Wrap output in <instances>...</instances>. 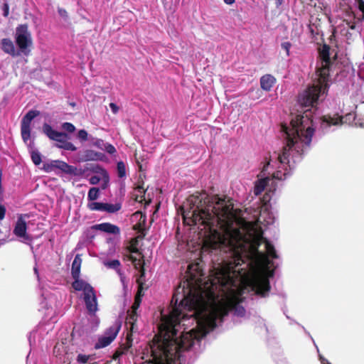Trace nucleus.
<instances>
[{
    "label": "nucleus",
    "mask_w": 364,
    "mask_h": 364,
    "mask_svg": "<svg viewBox=\"0 0 364 364\" xmlns=\"http://www.w3.org/2000/svg\"><path fill=\"white\" fill-rule=\"evenodd\" d=\"M104 156V154L101 152H97L91 149H87L84 151L83 160L85 161L102 160Z\"/></svg>",
    "instance_id": "obj_17"
},
{
    "label": "nucleus",
    "mask_w": 364,
    "mask_h": 364,
    "mask_svg": "<svg viewBox=\"0 0 364 364\" xmlns=\"http://www.w3.org/2000/svg\"><path fill=\"white\" fill-rule=\"evenodd\" d=\"M273 177L279 180H282V172L277 171V173H274L273 174Z\"/></svg>",
    "instance_id": "obj_50"
},
{
    "label": "nucleus",
    "mask_w": 364,
    "mask_h": 364,
    "mask_svg": "<svg viewBox=\"0 0 364 364\" xmlns=\"http://www.w3.org/2000/svg\"><path fill=\"white\" fill-rule=\"evenodd\" d=\"M84 301L88 312L90 314H95L97 310V302L94 288L91 289V291L85 294Z\"/></svg>",
    "instance_id": "obj_10"
},
{
    "label": "nucleus",
    "mask_w": 364,
    "mask_h": 364,
    "mask_svg": "<svg viewBox=\"0 0 364 364\" xmlns=\"http://www.w3.org/2000/svg\"><path fill=\"white\" fill-rule=\"evenodd\" d=\"M74 282L72 283L73 288L76 291H83L84 294L91 291L93 288L90 284L87 283L80 277H73Z\"/></svg>",
    "instance_id": "obj_14"
},
{
    "label": "nucleus",
    "mask_w": 364,
    "mask_h": 364,
    "mask_svg": "<svg viewBox=\"0 0 364 364\" xmlns=\"http://www.w3.org/2000/svg\"><path fill=\"white\" fill-rule=\"evenodd\" d=\"M342 118H334L330 116H324L323 117V121L326 122L328 124H338L339 122H341Z\"/></svg>",
    "instance_id": "obj_32"
},
{
    "label": "nucleus",
    "mask_w": 364,
    "mask_h": 364,
    "mask_svg": "<svg viewBox=\"0 0 364 364\" xmlns=\"http://www.w3.org/2000/svg\"><path fill=\"white\" fill-rule=\"evenodd\" d=\"M23 228H24V239L26 238V223L24 222V226H23Z\"/></svg>",
    "instance_id": "obj_55"
},
{
    "label": "nucleus",
    "mask_w": 364,
    "mask_h": 364,
    "mask_svg": "<svg viewBox=\"0 0 364 364\" xmlns=\"http://www.w3.org/2000/svg\"><path fill=\"white\" fill-rule=\"evenodd\" d=\"M58 14L62 17H67L68 16V13L66 11V10L64 9H62V8H59L58 9Z\"/></svg>",
    "instance_id": "obj_48"
},
{
    "label": "nucleus",
    "mask_w": 364,
    "mask_h": 364,
    "mask_svg": "<svg viewBox=\"0 0 364 364\" xmlns=\"http://www.w3.org/2000/svg\"><path fill=\"white\" fill-rule=\"evenodd\" d=\"M91 229L114 235H119L120 233L119 228L109 223H103L92 225Z\"/></svg>",
    "instance_id": "obj_11"
},
{
    "label": "nucleus",
    "mask_w": 364,
    "mask_h": 364,
    "mask_svg": "<svg viewBox=\"0 0 364 364\" xmlns=\"http://www.w3.org/2000/svg\"><path fill=\"white\" fill-rule=\"evenodd\" d=\"M328 80L323 82L321 77H317V81L309 86L299 96V102L302 107L308 108L303 114H297L291 120V128L286 125L282 126V131L285 134L287 144L283 148L282 153L279 154L277 159L281 164H289V151L294 150L301 156L304 154V146L309 147L312 136L314 134L313 119L309 112L310 107H314L318 97L325 94L329 87Z\"/></svg>",
    "instance_id": "obj_3"
},
{
    "label": "nucleus",
    "mask_w": 364,
    "mask_h": 364,
    "mask_svg": "<svg viewBox=\"0 0 364 364\" xmlns=\"http://www.w3.org/2000/svg\"><path fill=\"white\" fill-rule=\"evenodd\" d=\"M138 240L137 238H132L130 241V245L128 247L129 251L131 253H138L139 249L137 248Z\"/></svg>",
    "instance_id": "obj_31"
},
{
    "label": "nucleus",
    "mask_w": 364,
    "mask_h": 364,
    "mask_svg": "<svg viewBox=\"0 0 364 364\" xmlns=\"http://www.w3.org/2000/svg\"><path fill=\"white\" fill-rule=\"evenodd\" d=\"M123 354V352L121 350H117L114 354L113 355L112 358L114 360H117L119 357H120Z\"/></svg>",
    "instance_id": "obj_49"
},
{
    "label": "nucleus",
    "mask_w": 364,
    "mask_h": 364,
    "mask_svg": "<svg viewBox=\"0 0 364 364\" xmlns=\"http://www.w3.org/2000/svg\"><path fill=\"white\" fill-rule=\"evenodd\" d=\"M129 259L132 260L134 264L135 268H138L137 265L141 267L140 269V276L136 279V282L138 284V291L134 298V301L132 306V313L129 314V319L133 321L132 323V329L134 327V322L136 321V310L139 309L140 304L141 302V296L144 295L143 291V282L142 279L144 277L145 269L144 267V263H141L140 260H138L136 257L133 256H130Z\"/></svg>",
    "instance_id": "obj_4"
},
{
    "label": "nucleus",
    "mask_w": 364,
    "mask_h": 364,
    "mask_svg": "<svg viewBox=\"0 0 364 364\" xmlns=\"http://www.w3.org/2000/svg\"><path fill=\"white\" fill-rule=\"evenodd\" d=\"M107 183V182H105V184H103V186H102V189L106 188V183Z\"/></svg>",
    "instance_id": "obj_56"
},
{
    "label": "nucleus",
    "mask_w": 364,
    "mask_h": 364,
    "mask_svg": "<svg viewBox=\"0 0 364 364\" xmlns=\"http://www.w3.org/2000/svg\"><path fill=\"white\" fill-rule=\"evenodd\" d=\"M91 358V355H83V354H78L77 356L76 360L78 363L80 364H85L87 363L89 360Z\"/></svg>",
    "instance_id": "obj_34"
},
{
    "label": "nucleus",
    "mask_w": 364,
    "mask_h": 364,
    "mask_svg": "<svg viewBox=\"0 0 364 364\" xmlns=\"http://www.w3.org/2000/svg\"><path fill=\"white\" fill-rule=\"evenodd\" d=\"M269 178L268 177L259 179L256 181L254 193L256 196L260 195L268 185Z\"/></svg>",
    "instance_id": "obj_20"
},
{
    "label": "nucleus",
    "mask_w": 364,
    "mask_h": 364,
    "mask_svg": "<svg viewBox=\"0 0 364 364\" xmlns=\"http://www.w3.org/2000/svg\"><path fill=\"white\" fill-rule=\"evenodd\" d=\"M344 23H346V24L348 26V28L351 30H355L356 28V24L355 22H350L348 20H344L343 21Z\"/></svg>",
    "instance_id": "obj_42"
},
{
    "label": "nucleus",
    "mask_w": 364,
    "mask_h": 364,
    "mask_svg": "<svg viewBox=\"0 0 364 364\" xmlns=\"http://www.w3.org/2000/svg\"><path fill=\"white\" fill-rule=\"evenodd\" d=\"M132 218H138L139 221L133 226L134 230H137L142 235V237L145 236V224L146 221V216L142 214L140 211H136L132 215Z\"/></svg>",
    "instance_id": "obj_13"
},
{
    "label": "nucleus",
    "mask_w": 364,
    "mask_h": 364,
    "mask_svg": "<svg viewBox=\"0 0 364 364\" xmlns=\"http://www.w3.org/2000/svg\"><path fill=\"white\" fill-rule=\"evenodd\" d=\"M282 48L286 51L287 56H289V50L291 46V43L290 42H283L281 44Z\"/></svg>",
    "instance_id": "obj_37"
},
{
    "label": "nucleus",
    "mask_w": 364,
    "mask_h": 364,
    "mask_svg": "<svg viewBox=\"0 0 364 364\" xmlns=\"http://www.w3.org/2000/svg\"><path fill=\"white\" fill-rule=\"evenodd\" d=\"M30 136V127L29 124L24 122V141Z\"/></svg>",
    "instance_id": "obj_40"
},
{
    "label": "nucleus",
    "mask_w": 364,
    "mask_h": 364,
    "mask_svg": "<svg viewBox=\"0 0 364 364\" xmlns=\"http://www.w3.org/2000/svg\"><path fill=\"white\" fill-rule=\"evenodd\" d=\"M1 180H2V171L0 168V200H3V188L1 186Z\"/></svg>",
    "instance_id": "obj_46"
},
{
    "label": "nucleus",
    "mask_w": 364,
    "mask_h": 364,
    "mask_svg": "<svg viewBox=\"0 0 364 364\" xmlns=\"http://www.w3.org/2000/svg\"><path fill=\"white\" fill-rule=\"evenodd\" d=\"M93 171L95 173H100L102 176L104 181L109 182V174L105 168H103L100 166L97 165L95 167H94Z\"/></svg>",
    "instance_id": "obj_25"
},
{
    "label": "nucleus",
    "mask_w": 364,
    "mask_h": 364,
    "mask_svg": "<svg viewBox=\"0 0 364 364\" xmlns=\"http://www.w3.org/2000/svg\"><path fill=\"white\" fill-rule=\"evenodd\" d=\"M82 259L79 255H77L73 262L71 268L72 277H80Z\"/></svg>",
    "instance_id": "obj_18"
},
{
    "label": "nucleus",
    "mask_w": 364,
    "mask_h": 364,
    "mask_svg": "<svg viewBox=\"0 0 364 364\" xmlns=\"http://www.w3.org/2000/svg\"><path fill=\"white\" fill-rule=\"evenodd\" d=\"M87 208L90 210L102 211L103 203L92 202L87 204Z\"/></svg>",
    "instance_id": "obj_30"
},
{
    "label": "nucleus",
    "mask_w": 364,
    "mask_h": 364,
    "mask_svg": "<svg viewBox=\"0 0 364 364\" xmlns=\"http://www.w3.org/2000/svg\"><path fill=\"white\" fill-rule=\"evenodd\" d=\"M223 1L226 4L231 5L235 2V0H223Z\"/></svg>",
    "instance_id": "obj_51"
},
{
    "label": "nucleus",
    "mask_w": 364,
    "mask_h": 364,
    "mask_svg": "<svg viewBox=\"0 0 364 364\" xmlns=\"http://www.w3.org/2000/svg\"><path fill=\"white\" fill-rule=\"evenodd\" d=\"M16 235L21 237H23V215H20L18 218V221L16 228L14 230Z\"/></svg>",
    "instance_id": "obj_23"
},
{
    "label": "nucleus",
    "mask_w": 364,
    "mask_h": 364,
    "mask_svg": "<svg viewBox=\"0 0 364 364\" xmlns=\"http://www.w3.org/2000/svg\"><path fill=\"white\" fill-rule=\"evenodd\" d=\"M358 4V6L359 10L363 13L364 16V1L363 0H356Z\"/></svg>",
    "instance_id": "obj_43"
},
{
    "label": "nucleus",
    "mask_w": 364,
    "mask_h": 364,
    "mask_svg": "<svg viewBox=\"0 0 364 364\" xmlns=\"http://www.w3.org/2000/svg\"><path fill=\"white\" fill-rule=\"evenodd\" d=\"M109 107L114 114H117L119 111V107L114 102L109 104Z\"/></svg>",
    "instance_id": "obj_45"
},
{
    "label": "nucleus",
    "mask_w": 364,
    "mask_h": 364,
    "mask_svg": "<svg viewBox=\"0 0 364 364\" xmlns=\"http://www.w3.org/2000/svg\"><path fill=\"white\" fill-rule=\"evenodd\" d=\"M251 287L256 294L266 296L270 291L271 287L269 279L265 276L255 277L251 280Z\"/></svg>",
    "instance_id": "obj_8"
},
{
    "label": "nucleus",
    "mask_w": 364,
    "mask_h": 364,
    "mask_svg": "<svg viewBox=\"0 0 364 364\" xmlns=\"http://www.w3.org/2000/svg\"><path fill=\"white\" fill-rule=\"evenodd\" d=\"M234 308L235 309V312L238 316H242L245 315V309L242 306H238L237 304H235Z\"/></svg>",
    "instance_id": "obj_38"
},
{
    "label": "nucleus",
    "mask_w": 364,
    "mask_h": 364,
    "mask_svg": "<svg viewBox=\"0 0 364 364\" xmlns=\"http://www.w3.org/2000/svg\"><path fill=\"white\" fill-rule=\"evenodd\" d=\"M346 37L349 39L351 38L352 36V33L349 32V31H347L346 33Z\"/></svg>",
    "instance_id": "obj_53"
},
{
    "label": "nucleus",
    "mask_w": 364,
    "mask_h": 364,
    "mask_svg": "<svg viewBox=\"0 0 364 364\" xmlns=\"http://www.w3.org/2000/svg\"><path fill=\"white\" fill-rule=\"evenodd\" d=\"M77 138L82 142L85 141L87 140H90V137L88 136V133L85 129H80L78 131Z\"/></svg>",
    "instance_id": "obj_33"
},
{
    "label": "nucleus",
    "mask_w": 364,
    "mask_h": 364,
    "mask_svg": "<svg viewBox=\"0 0 364 364\" xmlns=\"http://www.w3.org/2000/svg\"><path fill=\"white\" fill-rule=\"evenodd\" d=\"M120 208L121 205L119 204H109L103 203L102 211L113 213L119 210Z\"/></svg>",
    "instance_id": "obj_22"
},
{
    "label": "nucleus",
    "mask_w": 364,
    "mask_h": 364,
    "mask_svg": "<svg viewBox=\"0 0 364 364\" xmlns=\"http://www.w3.org/2000/svg\"><path fill=\"white\" fill-rule=\"evenodd\" d=\"M41 169L46 173L55 171L58 169L68 174H75V171L77 170L76 167L60 160H52L49 162H45Z\"/></svg>",
    "instance_id": "obj_7"
},
{
    "label": "nucleus",
    "mask_w": 364,
    "mask_h": 364,
    "mask_svg": "<svg viewBox=\"0 0 364 364\" xmlns=\"http://www.w3.org/2000/svg\"><path fill=\"white\" fill-rule=\"evenodd\" d=\"M68 135L66 134V136L65 137H60V140L58 141V142L60 143V144L58 145L59 148L63 149L65 150L68 151H76L77 147L71 142L68 141Z\"/></svg>",
    "instance_id": "obj_19"
},
{
    "label": "nucleus",
    "mask_w": 364,
    "mask_h": 364,
    "mask_svg": "<svg viewBox=\"0 0 364 364\" xmlns=\"http://www.w3.org/2000/svg\"><path fill=\"white\" fill-rule=\"evenodd\" d=\"M330 49V46L327 44H323L318 48V55L321 60V65L316 69V74L317 77H321L323 82L325 80L329 81L330 67L331 65Z\"/></svg>",
    "instance_id": "obj_6"
},
{
    "label": "nucleus",
    "mask_w": 364,
    "mask_h": 364,
    "mask_svg": "<svg viewBox=\"0 0 364 364\" xmlns=\"http://www.w3.org/2000/svg\"><path fill=\"white\" fill-rule=\"evenodd\" d=\"M275 83L276 78L270 74L264 75L260 78V87L265 91H270Z\"/></svg>",
    "instance_id": "obj_15"
},
{
    "label": "nucleus",
    "mask_w": 364,
    "mask_h": 364,
    "mask_svg": "<svg viewBox=\"0 0 364 364\" xmlns=\"http://www.w3.org/2000/svg\"><path fill=\"white\" fill-rule=\"evenodd\" d=\"M117 175L119 178H124L126 176V166L123 161H119L117 164Z\"/></svg>",
    "instance_id": "obj_27"
},
{
    "label": "nucleus",
    "mask_w": 364,
    "mask_h": 364,
    "mask_svg": "<svg viewBox=\"0 0 364 364\" xmlns=\"http://www.w3.org/2000/svg\"><path fill=\"white\" fill-rule=\"evenodd\" d=\"M132 336V334H130V335H129V334H128V335L127 336V340H129V336Z\"/></svg>",
    "instance_id": "obj_58"
},
{
    "label": "nucleus",
    "mask_w": 364,
    "mask_h": 364,
    "mask_svg": "<svg viewBox=\"0 0 364 364\" xmlns=\"http://www.w3.org/2000/svg\"><path fill=\"white\" fill-rule=\"evenodd\" d=\"M100 180H101L100 177L95 175V176H92L90 177V178L89 179V182L92 185H96V184L99 183Z\"/></svg>",
    "instance_id": "obj_41"
},
{
    "label": "nucleus",
    "mask_w": 364,
    "mask_h": 364,
    "mask_svg": "<svg viewBox=\"0 0 364 364\" xmlns=\"http://www.w3.org/2000/svg\"><path fill=\"white\" fill-rule=\"evenodd\" d=\"M31 157L33 163L38 166L42 162L41 155L38 151H32L31 153Z\"/></svg>",
    "instance_id": "obj_28"
},
{
    "label": "nucleus",
    "mask_w": 364,
    "mask_h": 364,
    "mask_svg": "<svg viewBox=\"0 0 364 364\" xmlns=\"http://www.w3.org/2000/svg\"><path fill=\"white\" fill-rule=\"evenodd\" d=\"M16 46L10 38H3L0 43L1 48L4 53L12 57L21 55L23 53V25H18L16 28Z\"/></svg>",
    "instance_id": "obj_5"
},
{
    "label": "nucleus",
    "mask_w": 364,
    "mask_h": 364,
    "mask_svg": "<svg viewBox=\"0 0 364 364\" xmlns=\"http://www.w3.org/2000/svg\"><path fill=\"white\" fill-rule=\"evenodd\" d=\"M43 132L51 140L58 141L60 137L66 136V133L54 130L52 127L45 123L43 125Z\"/></svg>",
    "instance_id": "obj_12"
},
{
    "label": "nucleus",
    "mask_w": 364,
    "mask_h": 364,
    "mask_svg": "<svg viewBox=\"0 0 364 364\" xmlns=\"http://www.w3.org/2000/svg\"><path fill=\"white\" fill-rule=\"evenodd\" d=\"M105 149L107 153H109L110 154H113L116 152L115 147L113 145H112L111 144H106L105 145Z\"/></svg>",
    "instance_id": "obj_39"
},
{
    "label": "nucleus",
    "mask_w": 364,
    "mask_h": 364,
    "mask_svg": "<svg viewBox=\"0 0 364 364\" xmlns=\"http://www.w3.org/2000/svg\"><path fill=\"white\" fill-rule=\"evenodd\" d=\"M105 265L109 268L116 269L118 272H120L119 266L120 262L118 259H113L105 262Z\"/></svg>",
    "instance_id": "obj_29"
},
{
    "label": "nucleus",
    "mask_w": 364,
    "mask_h": 364,
    "mask_svg": "<svg viewBox=\"0 0 364 364\" xmlns=\"http://www.w3.org/2000/svg\"><path fill=\"white\" fill-rule=\"evenodd\" d=\"M21 134L23 136V119L20 121Z\"/></svg>",
    "instance_id": "obj_52"
},
{
    "label": "nucleus",
    "mask_w": 364,
    "mask_h": 364,
    "mask_svg": "<svg viewBox=\"0 0 364 364\" xmlns=\"http://www.w3.org/2000/svg\"><path fill=\"white\" fill-rule=\"evenodd\" d=\"M178 301V296L174 294L171 299V304H174V307L168 316L163 318L162 326L165 331L164 335L155 336L149 344L152 357L151 359L146 361L149 364H175L176 360H180L181 353L188 350L194 344V340L196 338L195 331L183 333L178 337V330L176 327L180 324L181 318H183L180 307L188 310L193 309L196 304V296L189 289L188 294L181 300L178 306H177Z\"/></svg>",
    "instance_id": "obj_2"
},
{
    "label": "nucleus",
    "mask_w": 364,
    "mask_h": 364,
    "mask_svg": "<svg viewBox=\"0 0 364 364\" xmlns=\"http://www.w3.org/2000/svg\"><path fill=\"white\" fill-rule=\"evenodd\" d=\"M121 326L115 324L110 326L105 332L104 336L100 337L97 342L95 344V349H100L109 346L117 336Z\"/></svg>",
    "instance_id": "obj_9"
},
{
    "label": "nucleus",
    "mask_w": 364,
    "mask_h": 364,
    "mask_svg": "<svg viewBox=\"0 0 364 364\" xmlns=\"http://www.w3.org/2000/svg\"><path fill=\"white\" fill-rule=\"evenodd\" d=\"M3 11H4V16L5 17H7L9 16V7L7 4H4Z\"/></svg>",
    "instance_id": "obj_47"
},
{
    "label": "nucleus",
    "mask_w": 364,
    "mask_h": 364,
    "mask_svg": "<svg viewBox=\"0 0 364 364\" xmlns=\"http://www.w3.org/2000/svg\"><path fill=\"white\" fill-rule=\"evenodd\" d=\"M277 1L279 2V4H281L282 0H277Z\"/></svg>",
    "instance_id": "obj_59"
},
{
    "label": "nucleus",
    "mask_w": 364,
    "mask_h": 364,
    "mask_svg": "<svg viewBox=\"0 0 364 364\" xmlns=\"http://www.w3.org/2000/svg\"><path fill=\"white\" fill-rule=\"evenodd\" d=\"M62 128L69 133H73L75 130V127L72 123L70 122L63 123L62 124Z\"/></svg>",
    "instance_id": "obj_35"
},
{
    "label": "nucleus",
    "mask_w": 364,
    "mask_h": 364,
    "mask_svg": "<svg viewBox=\"0 0 364 364\" xmlns=\"http://www.w3.org/2000/svg\"><path fill=\"white\" fill-rule=\"evenodd\" d=\"M6 214V208L5 207L0 204V220H3L5 217Z\"/></svg>",
    "instance_id": "obj_44"
},
{
    "label": "nucleus",
    "mask_w": 364,
    "mask_h": 364,
    "mask_svg": "<svg viewBox=\"0 0 364 364\" xmlns=\"http://www.w3.org/2000/svg\"><path fill=\"white\" fill-rule=\"evenodd\" d=\"M33 48V44L31 35L28 31L27 26L24 24V55H29Z\"/></svg>",
    "instance_id": "obj_16"
},
{
    "label": "nucleus",
    "mask_w": 364,
    "mask_h": 364,
    "mask_svg": "<svg viewBox=\"0 0 364 364\" xmlns=\"http://www.w3.org/2000/svg\"><path fill=\"white\" fill-rule=\"evenodd\" d=\"M227 277H228V280H231V278L229 275H227Z\"/></svg>",
    "instance_id": "obj_57"
},
{
    "label": "nucleus",
    "mask_w": 364,
    "mask_h": 364,
    "mask_svg": "<svg viewBox=\"0 0 364 364\" xmlns=\"http://www.w3.org/2000/svg\"><path fill=\"white\" fill-rule=\"evenodd\" d=\"M269 161H268L267 163V164L264 166L263 169H262V172H264L266 170L267 166H269Z\"/></svg>",
    "instance_id": "obj_54"
},
{
    "label": "nucleus",
    "mask_w": 364,
    "mask_h": 364,
    "mask_svg": "<svg viewBox=\"0 0 364 364\" xmlns=\"http://www.w3.org/2000/svg\"><path fill=\"white\" fill-rule=\"evenodd\" d=\"M40 114V112L38 110H30L24 115V122L30 124V122L37 116Z\"/></svg>",
    "instance_id": "obj_26"
},
{
    "label": "nucleus",
    "mask_w": 364,
    "mask_h": 364,
    "mask_svg": "<svg viewBox=\"0 0 364 364\" xmlns=\"http://www.w3.org/2000/svg\"><path fill=\"white\" fill-rule=\"evenodd\" d=\"M232 199L218 195L208 196L197 193L190 196L180 207L183 223L203 226L205 236L219 235L218 229L225 231L221 242L229 247L235 257L236 266L244 263L251 255H255L265 265L270 263L269 257L277 259L274 245L263 237V232L255 223L247 222L241 231L229 229L235 218Z\"/></svg>",
    "instance_id": "obj_1"
},
{
    "label": "nucleus",
    "mask_w": 364,
    "mask_h": 364,
    "mask_svg": "<svg viewBox=\"0 0 364 364\" xmlns=\"http://www.w3.org/2000/svg\"><path fill=\"white\" fill-rule=\"evenodd\" d=\"M90 140L92 141V144L97 148L102 149V145L104 144V141L100 139H95L92 136H90Z\"/></svg>",
    "instance_id": "obj_36"
},
{
    "label": "nucleus",
    "mask_w": 364,
    "mask_h": 364,
    "mask_svg": "<svg viewBox=\"0 0 364 364\" xmlns=\"http://www.w3.org/2000/svg\"><path fill=\"white\" fill-rule=\"evenodd\" d=\"M100 196V189L97 187L91 188L87 193V199L90 201H94L98 198Z\"/></svg>",
    "instance_id": "obj_24"
},
{
    "label": "nucleus",
    "mask_w": 364,
    "mask_h": 364,
    "mask_svg": "<svg viewBox=\"0 0 364 364\" xmlns=\"http://www.w3.org/2000/svg\"><path fill=\"white\" fill-rule=\"evenodd\" d=\"M135 191L137 192V193L134 194L133 196L134 200L139 203H142L145 200L146 190L144 189L143 184L138 185L135 188Z\"/></svg>",
    "instance_id": "obj_21"
}]
</instances>
